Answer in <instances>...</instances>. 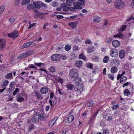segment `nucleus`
Listing matches in <instances>:
<instances>
[{"label":"nucleus","instance_id":"obj_1","mask_svg":"<svg viewBox=\"0 0 134 134\" xmlns=\"http://www.w3.org/2000/svg\"><path fill=\"white\" fill-rule=\"evenodd\" d=\"M66 87L68 90H72L74 89V91L78 93H80L83 90V86L82 84L76 85L74 87L73 85L69 84L66 85Z\"/></svg>","mask_w":134,"mask_h":134},{"label":"nucleus","instance_id":"obj_2","mask_svg":"<svg viewBox=\"0 0 134 134\" xmlns=\"http://www.w3.org/2000/svg\"><path fill=\"white\" fill-rule=\"evenodd\" d=\"M125 4V2L122 0H117L114 3L115 7L117 9H121L123 8Z\"/></svg>","mask_w":134,"mask_h":134},{"label":"nucleus","instance_id":"obj_3","mask_svg":"<svg viewBox=\"0 0 134 134\" xmlns=\"http://www.w3.org/2000/svg\"><path fill=\"white\" fill-rule=\"evenodd\" d=\"M73 4L74 5V7H71L69 8V10L72 11H74L76 10L77 9H81L82 8V7L78 4L80 3L77 2H74Z\"/></svg>","mask_w":134,"mask_h":134},{"label":"nucleus","instance_id":"obj_4","mask_svg":"<svg viewBox=\"0 0 134 134\" xmlns=\"http://www.w3.org/2000/svg\"><path fill=\"white\" fill-rule=\"evenodd\" d=\"M78 74L77 69H74L70 70L69 76L71 78H74V77L78 75Z\"/></svg>","mask_w":134,"mask_h":134},{"label":"nucleus","instance_id":"obj_5","mask_svg":"<svg viewBox=\"0 0 134 134\" xmlns=\"http://www.w3.org/2000/svg\"><path fill=\"white\" fill-rule=\"evenodd\" d=\"M7 35L10 38H15L18 37L19 35L17 31H15L13 32L8 33Z\"/></svg>","mask_w":134,"mask_h":134},{"label":"nucleus","instance_id":"obj_6","mask_svg":"<svg viewBox=\"0 0 134 134\" xmlns=\"http://www.w3.org/2000/svg\"><path fill=\"white\" fill-rule=\"evenodd\" d=\"M31 54V52L30 51H27L19 55L18 57V58L19 59L25 58V57L30 55Z\"/></svg>","mask_w":134,"mask_h":134},{"label":"nucleus","instance_id":"obj_7","mask_svg":"<svg viewBox=\"0 0 134 134\" xmlns=\"http://www.w3.org/2000/svg\"><path fill=\"white\" fill-rule=\"evenodd\" d=\"M6 41L4 39H0V51L4 49L6 46Z\"/></svg>","mask_w":134,"mask_h":134},{"label":"nucleus","instance_id":"obj_8","mask_svg":"<svg viewBox=\"0 0 134 134\" xmlns=\"http://www.w3.org/2000/svg\"><path fill=\"white\" fill-rule=\"evenodd\" d=\"M118 54V52L117 49L113 48L110 50V55L112 57H116Z\"/></svg>","mask_w":134,"mask_h":134},{"label":"nucleus","instance_id":"obj_9","mask_svg":"<svg viewBox=\"0 0 134 134\" xmlns=\"http://www.w3.org/2000/svg\"><path fill=\"white\" fill-rule=\"evenodd\" d=\"M78 24V21H76L69 22L68 23V25L73 29H75L76 27Z\"/></svg>","mask_w":134,"mask_h":134},{"label":"nucleus","instance_id":"obj_10","mask_svg":"<svg viewBox=\"0 0 134 134\" xmlns=\"http://www.w3.org/2000/svg\"><path fill=\"white\" fill-rule=\"evenodd\" d=\"M58 118L57 117H56L49 121L48 126L49 129H51L52 128Z\"/></svg>","mask_w":134,"mask_h":134},{"label":"nucleus","instance_id":"obj_11","mask_svg":"<svg viewBox=\"0 0 134 134\" xmlns=\"http://www.w3.org/2000/svg\"><path fill=\"white\" fill-rule=\"evenodd\" d=\"M60 56L58 54H55L52 55L51 57V60L53 61L58 60L60 58Z\"/></svg>","mask_w":134,"mask_h":134},{"label":"nucleus","instance_id":"obj_12","mask_svg":"<svg viewBox=\"0 0 134 134\" xmlns=\"http://www.w3.org/2000/svg\"><path fill=\"white\" fill-rule=\"evenodd\" d=\"M49 89L46 86L42 87L40 89V91L41 93L45 94L47 93Z\"/></svg>","mask_w":134,"mask_h":134},{"label":"nucleus","instance_id":"obj_13","mask_svg":"<svg viewBox=\"0 0 134 134\" xmlns=\"http://www.w3.org/2000/svg\"><path fill=\"white\" fill-rule=\"evenodd\" d=\"M73 78V81L75 83H79L81 82V78L78 75L75 77Z\"/></svg>","mask_w":134,"mask_h":134},{"label":"nucleus","instance_id":"obj_14","mask_svg":"<svg viewBox=\"0 0 134 134\" xmlns=\"http://www.w3.org/2000/svg\"><path fill=\"white\" fill-rule=\"evenodd\" d=\"M93 21L94 22L98 23L100 21V17L98 15H95L92 18Z\"/></svg>","mask_w":134,"mask_h":134},{"label":"nucleus","instance_id":"obj_15","mask_svg":"<svg viewBox=\"0 0 134 134\" xmlns=\"http://www.w3.org/2000/svg\"><path fill=\"white\" fill-rule=\"evenodd\" d=\"M61 7L64 11H67L69 10V8L67 7L66 4L65 3H62Z\"/></svg>","mask_w":134,"mask_h":134},{"label":"nucleus","instance_id":"obj_16","mask_svg":"<svg viewBox=\"0 0 134 134\" xmlns=\"http://www.w3.org/2000/svg\"><path fill=\"white\" fill-rule=\"evenodd\" d=\"M120 44V42L118 40H114L112 42V44L113 46L115 47H118Z\"/></svg>","mask_w":134,"mask_h":134},{"label":"nucleus","instance_id":"obj_17","mask_svg":"<svg viewBox=\"0 0 134 134\" xmlns=\"http://www.w3.org/2000/svg\"><path fill=\"white\" fill-rule=\"evenodd\" d=\"M125 52L123 50H120L119 52V56L121 58H123L125 55Z\"/></svg>","mask_w":134,"mask_h":134},{"label":"nucleus","instance_id":"obj_18","mask_svg":"<svg viewBox=\"0 0 134 134\" xmlns=\"http://www.w3.org/2000/svg\"><path fill=\"white\" fill-rule=\"evenodd\" d=\"M74 119V116L73 115H71L68 117L67 119V122L70 123L72 122Z\"/></svg>","mask_w":134,"mask_h":134},{"label":"nucleus","instance_id":"obj_19","mask_svg":"<svg viewBox=\"0 0 134 134\" xmlns=\"http://www.w3.org/2000/svg\"><path fill=\"white\" fill-rule=\"evenodd\" d=\"M82 62L80 60H78L75 63L76 66L78 68H80L82 66Z\"/></svg>","mask_w":134,"mask_h":134},{"label":"nucleus","instance_id":"obj_20","mask_svg":"<svg viewBox=\"0 0 134 134\" xmlns=\"http://www.w3.org/2000/svg\"><path fill=\"white\" fill-rule=\"evenodd\" d=\"M118 70L117 67L115 66H114L111 69L110 72L113 74H115L117 72Z\"/></svg>","mask_w":134,"mask_h":134},{"label":"nucleus","instance_id":"obj_21","mask_svg":"<svg viewBox=\"0 0 134 134\" xmlns=\"http://www.w3.org/2000/svg\"><path fill=\"white\" fill-rule=\"evenodd\" d=\"M94 49V47L92 46H90L87 49V52L88 53H92Z\"/></svg>","mask_w":134,"mask_h":134},{"label":"nucleus","instance_id":"obj_22","mask_svg":"<svg viewBox=\"0 0 134 134\" xmlns=\"http://www.w3.org/2000/svg\"><path fill=\"white\" fill-rule=\"evenodd\" d=\"M32 44V42L30 41L26 42L23 44L22 46V47L23 48H26L31 45Z\"/></svg>","mask_w":134,"mask_h":134},{"label":"nucleus","instance_id":"obj_23","mask_svg":"<svg viewBox=\"0 0 134 134\" xmlns=\"http://www.w3.org/2000/svg\"><path fill=\"white\" fill-rule=\"evenodd\" d=\"M127 26V25H124L122 26L118 29V32H122L125 30Z\"/></svg>","mask_w":134,"mask_h":134},{"label":"nucleus","instance_id":"obj_24","mask_svg":"<svg viewBox=\"0 0 134 134\" xmlns=\"http://www.w3.org/2000/svg\"><path fill=\"white\" fill-rule=\"evenodd\" d=\"M14 82H12L9 85L10 88L9 89V90L10 91V92L11 91H13L15 88L14 87Z\"/></svg>","mask_w":134,"mask_h":134},{"label":"nucleus","instance_id":"obj_25","mask_svg":"<svg viewBox=\"0 0 134 134\" xmlns=\"http://www.w3.org/2000/svg\"><path fill=\"white\" fill-rule=\"evenodd\" d=\"M39 119V115H38L35 116L32 119V121L34 122H37L38 121Z\"/></svg>","mask_w":134,"mask_h":134},{"label":"nucleus","instance_id":"obj_26","mask_svg":"<svg viewBox=\"0 0 134 134\" xmlns=\"http://www.w3.org/2000/svg\"><path fill=\"white\" fill-rule=\"evenodd\" d=\"M40 3H39V2H33V4L35 7L38 9H39L41 7Z\"/></svg>","mask_w":134,"mask_h":134},{"label":"nucleus","instance_id":"obj_27","mask_svg":"<svg viewBox=\"0 0 134 134\" xmlns=\"http://www.w3.org/2000/svg\"><path fill=\"white\" fill-rule=\"evenodd\" d=\"M75 0H66V3L69 6H71L72 5Z\"/></svg>","mask_w":134,"mask_h":134},{"label":"nucleus","instance_id":"obj_28","mask_svg":"<svg viewBox=\"0 0 134 134\" xmlns=\"http://www.w3.org/2000/svg\"><path fill=\"white\" fill-rule=\"evenodd\" d=\"M30 2V0H23L21 2L23 5H25L28 4Z\"/></svg>","mask_w":134,"mask_h":134},{"label":"nucleus","instance_id":"obj_29","mask_svg":"<svg viewBox=\"0 0 134 134\" xmlns=\"http://www.w3.org/2000/svg\"><path fill=\"white\" fill-rule=\"evenodd\" d=\"M45 115L43 113H41L39 116V119L41 121H44L45 119Z\"/></svg>","mask_w":134,"mask_h":134},{"label":"nucleus","instance_id":"obj_30","mask_svg":"<svg viewBox=\"0 0 134 134\" xmlns=\"http://www.w3.org/2000/svg\"><path fill=\"white\" fill-rule=\"evenodd\" d=\"M127 79V77L125 76L122 77L120 79V83H123L126 82Z\"/></svg>","mask_w":134,"mask_h":134},{"label":"nucleus","instance_id":"obj_31","mask_svg":"<svg viewBox=\"0 0 134 134\" xmlns=\"http://www.w3.org/2000/svg\"><path fill=\"white\" fill-rule=\"evenodd\" d=\"M56 69L55 68L54 66H51L49 69V71L51 73H53L55 71Z\"/></svg>","mask_w":134,"mask_h":134},{"label":"nucleus","instance_id":"obj_32","mask_svg":"<svg viewBox=\"0 0 134 134\" xmlns=\"http://www.w3.org/2000/svg\"><path fill=\"white\" fill-rule=\"evenodd\" d=\"M109 57L108 56H105L103 58V62L104 63H107L109 60Z\"/></svg>","mask_w":134,"mask_h":134},{"label":"nucleus","instance_id":"obj_33","mask_svg":"<svg viewBox=\"0 0 134 134\" xmlns=\"http://www.w3.org/2000/svg\"><path fill=\"white\" fill-rule=\"evenodd\" d=\"M108 77L109 79L113 80L115 78V76L114 74H108Z\"/></svg>","mask_w":134,"mask_h":134},{"label":"nucleus","instance_id":"obj_34","mask_svg":"<svg viewBox=\"0 0 134 134\" xmlns=\"http://www.w3.org/2000/svg\"><path fill=\"white\" fill-rule=\"evenodd\" d=\"M36 96L38 99H42L43 98V97L41 96V94L39 92H37L35 93Z\"/></svg>","mask_w":134,"mask_h":134},{"label":"nucleus","instance_id":"obj_35","mask_svg":"<svg viewBox=\"0 0 134 134\" xmlns=\"http://www.w3.org/2000/svg\"><path fill=\"white\" fill-rule=\"evenodd\" d=\"M5 8V6L4 5H2L0 7V13L2 14Z\"/></svg>","mask_w":134,"mask_h":134},{"label":"nucleus","instance_id":"obj_36","mask_svg":"<svg viewBox=\"0 0 134 134\" xmlns=\"http://www.w3.org/2000/svg\"><path fill=\"white\" fill-rule=\"evenodd\" d=\"M124 94L125 96H127L130 95V92L128 90L125 89L124 91Z\"/></svg>","mask_w":134,"mask_h":134},{"label":"nucleus","instance_id":"obj_37","mask_svg":"<svg viewBox=\"0 0 134 134\" xmlns=\"http://www.w3.org/2000/svg\"><path fill=\"white\" fill-rule=\"evenodd\" d=\"M9 83V82L7 80H5L4 81L2 85L3 88H4L5 87L7 86Z\"/></svg>","mask_w":134,"mask_h":134},{"label":"nucleus","instance_id":"obj_38","mask_svg":"<svg viewBox=\"0 0 134 134\" xmlns=\"http://www.w3.org/2000/svg\"><path fill=\"white\" fill-rule=\"evenodd\" d=\"M33 7V5L32 4H29L27 6V9L28 10H30L32 9Z\"/></svg>","mask_w":134,"mask_h":134},{"label":"nucleus","instance_id":"obj_39","mask_svg":"<svg viewBox=\"0 0 134 134\" xmlns=\"http://www.w3.org/2000/svg\"><path fill=\"white\" fill-rule=\"evenodd\" d=\"M80 59H81L84 60H86V58L83 53H81L79 56Z\"/></svg>","mask_w":134,"mask_h":134},{"label":"nucleus","instance_id":"obj_40","mask_svg":"<svg viewBox=\"0 0 134 134\" xmlns=\"http://www.w3.org/2000/svg\"><path fill=\"white\" fill-rule=\"evenodd\" d=\"M12 76V75L11 73L7 74L5 76V78L7 79L10 78Z\"/></svg>","mask_w":134,"mask_h":134},{"label":"nucleus","instance_id":"obj_41","mask_svg":"<svg viewBox=\"0 0 134 134\" xmlns=\"http://www.w3.org/2000/svg\"><path fill=\"white\" fill-rule=\"evenodd\" d=\"M98 113V111H96L94 113V114H93V115L92 116V117L91 118V120H92L94 119H95L96 116L97 115V114Z\"/></svg>","mask_w":134,"mask_h":134},{"label":"nucleus","instance_id":"obj_42","mask_svg":"<svg viewBox=\"0 0 134 134\" xmlns=\"http://www.w3.org/2000/svg\"><path fill=\"white\" fill-rule=\"evenodd\" d=\"M71 46L69 44L66 45L65 47V49L66 51H69L71 49Z\"/></svg>","mask_w":134,"mask_h":134},{"label":"nucleus","instance_id":"obj_43","mask_svg":"<svg viewBox=\"0 0 134 134\" xmlns=\"http://www.w3.org/2000/svg\"><path fill=\"white\" fill-rule=\"evenodd\" d=\"M93 102L92 100H89L87 104V105L89 107H91L93 104Z\"/></svg>","mask_w":134,"mask_h":134},{"label":"nucleus","instance_id":"obj_44","mask_svg":"<svg viewBox=\"0 0 134 134\" xmlns=\"http://www.w3.org/2000/svg\"><path fill=\"white\" fill-rule=\"evenodd\" d=\"M122 34L120 33H119L118 34H116V35H114L113 36V38L114 37H118V38H120L122 36Z\"/></svg>","mask_w":134,"mask_h":134},{"label":"nucleus","instance_id":"obj_45","mask_svg":"<svg viewBox=\"0 0 134 134\" xmlns=\"http://www.w3.org/2000/svg\"><path fill=\"white\" fill-rule=\"evenodd\" d=\"M55 78V79H56V80H57L58 82H60L61 84H63V80L61 78H59L58 79H57Z\"/></svg>","mask_w":134,"mask_h":134},{"label":"nucleus","instance_id":"obj_46","mask_svg":"<svg viewBox=\"0 0 134 134\" xmlns=\"http://www.w3.org/2000/svg\"><path fill=\"white\" fill-rule=\"evenodd\" d=\"M24 99L22 97H19L17 98V100L18 102H21L24 101Z\"/></svg>","mask_w":134,"mask_h":134},{"label":"nucleus","instance_id":"obj_47","mask_svg":"<svg viewBox=\"0 0 134 134\" xmlns=\"http://www.w3.org/2000/svg\"><path fill=\"white\" fill-rule=\"evenodd\" d=\"M58 3L57 2H53L52 3V5L54 7H57L58 5Z\"/></svg>","mask_w":134,"mask_h":134},{"label":"nucleus","instance_id":"obj_48","mask_svg":"<svg viewBox=\"0 0 134 134\" xmlns=\"http://www.w3.org/2000/svg\"><path fill=\"white\" fill-rule=\"evenodd\" d=\"M119 107V104H116L111 107V108L113 110H115L116 109Z\"/></svg>","mask_w":134,"mask_h":134},{"label":"nucleus","instance_id":"obj_49","mask_svg":"<svg viewBox=\"0 0 134 134\" xmlns=\"http://www.w3.org/2000/svg\"><path fill=\"white\" fill-rule=\"evenodd\" d=\"M108 21L106 20H105L104 21V24H102L101 25V27H105V26L107 25L108 24Z\"/></svg>","mask_w":134,"mask_h":134},{"label":"nucleus","instance_id":"obj_50","mask_svg":"<svg viewBox=\"0 0 134 134\" xmlns=\"http://www.w3.org/2000/svg\"><path fill=\"white\" fill-rule=\"evenodd\" d=\"M37 8H36L35 7H33V8H32L33 11L36 14H37L39 13L38 11Z\"/></svg>","mask_w":134,"mask_h":134},{"label":"nucleus","instance_id":"obj_51","mask_svg":"<svg viewBox=\"0 0 134 134\" xmlns=\"http://www.w3.org/2000/svg\"><path fill=\"white\" fill-rule=\"evenodd\" d=\"M34 127L33 124H31L30 126H29L28 128L29 131H31L33 129Z\"/></svg>","mask_w":134,"mask_h":134},{"label":"nucleus","instance_id":"obj_52","mask_svg":"<svg viewBox=\"0 0 134 134\" xmlns=\"http://www.w3.org/2000/svg\"><path fill=\"white\" fill-rule=\"evenodd\" d=\"M85 42L86 44H90L92 43V42L89 39H87Z\"/></svg>","mask_w":134,"mask_h":134},{"label":"nucleus","instance_id":"obj_53","mask_svg":"<svg viewBox=\"0 0 134 134\" xmlns=\"http://www.w3.org/2000/svg\"><path fill=\"white\" fill-rule=\"evenodd\" d=\"M80 2L81 3H80V2H78L80 4H79L80 6L81 5H83L84 4V2H85V0H79Z\"/></svg>","mask_w":134,"mask_h":134},{"label":"nucleus","instance_id":"obj_54","mask_svg":"<svg viewBox=\"0 0 134 134\" xmlns=\"http://www.w3.org/2000/svg\"><path fill=\"white\" fill-rule=\"evenodd\" d=\"M35 64L36 65L40 67H41V66L43 65V64L42 63H36L35 62Z\"/></svg>","mask_w":134,"mask_h":134},{"label":"nucleus","instance_id":"obj_55","mask_svg":"<svg viewBox=\"0 0 134 134\" xmlns=\"http://www.w3.org/2000/svg\"><path fill=\"white\" fill-rule=\"evenodd\" d=\"M79 50V48L77 46H75L74 47L73 50L74 51H77Z\"/></svg>","mask_w":134,"mask_h":134},{"label":"nucleus","instance_id":"obj_56","mask_svg":"<svg viewBox=\"0 0 134 134\" xmlns=\"http://www.w3.org/2000/svg\"><path fill=\"white\" fill-rule=\"evenodd\" d=\"M19 90L18 88H16L15 91L13 92V95L14 96L19 91Z\"/></svg>","mask_w":134,"mask_h":134},{"label":"nucleus","instance_id":"obj_57","mask_svg":"<svg viewBox=\"0 0 134 134\" xmlns=\"http://www.w3.org/2000/svg\"><path fill=\"white\" fill-rule=\"evenodd\" d=\"M87 115V113L86 112H85L82 114V119H85L86 117V115Z\"/></svg>","mask_w":134,"mask_h":134},{"label":"nucleus","instance_id":"obj_58","mask_svg":"<svg viewBox=\"0 0 134 134\" xmlns=\"http://www.w3.org/2000/svg\"><path fill=\"white\" fill-rule=\"evenodd\" d=\"M109 132V131L107 129H104L103 131V134H108Z\"/></svg>","mask_w":134,"mask_h":134},{"label":"nucleus","instance_id":"obj_59","mask_svg":"<svg viewBox=\"0 0 134 134\" xmlns=\"http://www.w3.org/2000/svg\"><path fill=\"white\" fill-rule=\"evenodd\" d=\"M111 41V39L110 38H107L105 40V42L107 43H109Z\"/></svg>","mask_w":134,"mask_h":134},{"label":"nucleus","instance_id":"obj_60","mask_svg":"<svg viewBox=\"0 0 134 134\" xmlns=\"http://www.w3.org/2000/svg\"><path fill=\"white\" fill-rule=\"evenodd\" d=\"M36 24V23H34L32 24H31L29 26V27H28V29H30L32 27L35 26V25Z\"/></svg>","mask_w":134,"mask_h":134},{"label":"nucleus","instance_id":"obj_61","mask_svg":"<svg viewBox=\"0 0 134 134\" xmlns=\"http://www.w3.org/2000/svg\"><path fill=\"white\" fill-rule=\"evenodd\" d=\"M134 20V16L132 18L131 17H130L127 20V21H129L131 20Z\"/></svg>","mask_w":134,"mask_h":134},{"label":"nucleus","instance_id":"obj_62","mask_svg":"<svg viewBox=\"0 0 134 134\" xmlns=\"http://www.w3.org/2000/svg\"><path fill=\"white\" fill-rule=\"evenodd\" d=\"M87 66L91 69H92L93 68V65L91 63H88L87 64Z\"/></svg>","mask_w":134,"mask_h":134},{"label":"nucleus","instance_id":"obj_63","mask_svg":"<svg viewBox=\"0 0 134 134\" xmlns=\"http://www.w3.org/2000/svg\"><path fill=\"white\" fill-rule=\"evenodd\" d=\"M9 21L12 24L15 21V18H10L9 19Z\"/></svg>","mask_w":134,"mask_h":134},{"label":"nucleus","instance_id":"obj_64","mask_svg":"<svg viewBox=\"0 0 134 134\" xmlns=\"http://www.w3.org/2000/svg\"><path fill=\"white\" fill-rule=\"evenodd\" d=\"M64 18V17L61 15H58L57 16V19L58 20H59L60 19H63Z\"/></svg>","mask_w":134,"mask_h":134}]
</instances>
